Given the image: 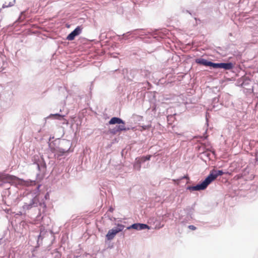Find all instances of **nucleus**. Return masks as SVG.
<instances>
[{
    "mask_svg": "<svg viewBox=\"0 0 258 258\" xmlns=\"http://www.w3.org/2000/svg\"><path fill=\"white\" fill-rule=\"evenodd\" d=\"M109 124H120L122 123V120L119 118L117 117H112L109 122Z\"/></svg>",
    "mask_w": 258,
    "mask_h": 258,
    "instance_id": "nucleus-9",
    "label": "nucleus"
},
{
    "mask_svg": "<svg viewBox=\"0 0 258 258\" xmlns=\"http://www.w3.org/2000/svg\"><path fill=\"white\" fill-rule=\"evenodd\" d=\"M111 212H112L113 211V209L112 208H110V210H109Z\"/></svg>",
    "mask_w": 258,
    "mask_h": 258,
    "instance_id": "nucleus-18",
    "label": "nucleus"
},
{
    "mask_svg": "<svg viewBox=\"0 0 258 258\" xmlns=\"http://www.w3.org/2000/svg\"><path fill=\"white\" fill-rule=\"evenodd\" d=\"M141 163L139 161H137L136 158L135 163L134 165V168L137 170H139L141 168Z\"/></svg>",
    "mask_w": 258,
    "mask_h": 258,
    "instance_id": "nucleus-12",
    "label": "nucleus"
},
{
    "mask_svg": "<svg viewBox=\"0 0 258 258\" xmlns=\"http://www.w3.org/2000/svg\"><path fill=\"white\" fill-rule=\"evenodd\" d=\"M82 28L81 26H78L73 31H72L67 37L68 40H73L75 37L79 35L82 32Z\"/></svg>",
    "mask_w": 258,
    "mask_h": 258,
    "instance_id": "nucleus-5",
    "label": "nucleus"
},
{
    "mask_svg": "<svg viewBox=\"0 0 258 258\" xmlns=\"http://www.w3.org/2000/svg\"><path fill=\"white\" fill-rule=\"evenodd\" d=\"M118 125H116V127L113 130L112 133L114 134H116L117 132L123 131L125 130V127L124 126V124L123 122L122 121V123L120 124H118Z\"/></svg>",
    "mask_w": 258,
    "mask_h": 258,
    "instance_id": "nucleus-8",
    "label": "nucleus"
},
{
    "mask_svg": "<svg viewBox=\"0 0 258 258\" xmlns=\"http://www.w3.org/2000/svg\"><path fill=\"white\" fill-rule=\"evenodd\" d=\"M188 228L192 230H195L196 229V227L194 225H189L188 226Z\"/></svg>",
    "mask_w": 258,
    "mask_h": 258,
    "instance_id": "nucleus-15",
    "label": "nucleus"
},
{
    "mask_svg": "<svg viewBox=\"0 0 258 258\" xmlns=\"http://www.w3.org/2000/svg\"><path fill=\"white\" fill-rule=\"evenodd\" d=\"M151 157V155H147L137 158V161H139L141 163L145 162L147 160H149Z\"/></svg>",
    "mask_w": 258,
    "mask_h": 258,
    "instance_id": "nucleus-10",
    "label": "nucleus"
},
{
    "mask_svg": "<svg viewBox=\"0 0 258 258\" xmlns=\"http://www.w3.org/2000/svg\"><path fill=\"white\" fill-rule=\"evenodd\" d=\"M6 177H4V175H1L0 174V181H2L4 179H5Z\"/></svg>",
    "mask_w": 258,
    "mask_h": 258,
    "instance_id": "nucleus-16",
    "label": "nucleus"
},
{
    "mask_svg": "<svg viewBox=\"0 0 258 258\" xmlns=\"http://www.w3.org/2000/svg\"><path fill=\"white\" fill-rule=\"evenodd\" d=\"M209 66L212 67L213 68H222L226 70H229L233 68V65L232 63H213L210 62Z\"/></svg>",
    "mask_w": 258,
    "mask_h": 258,
    "instance_id": "nucleus-4",
    "label": "nucleus"
},
{
    "mask_svg": "<svg viewBox=\"0 0 258 258\" xmlns=\"http://www.w3.org/2000/svg\"><path fill=\"white\" fill-rule=\"evenodd\" d=\"M224 174L222 170H212L208 177L201 184L196 186H188L187 189L190 190H201L205 189L208 185L219 175Z\"/></svg>",
    "mask_w": 258,
    "mask_h": 258,
    "instance_id": "nucleus-1",
    "label": "nucleus"
},
{
    "mask_svg": "<svg viewBox=\"0 0 258 258\" xmlns=\"http://www.w3.org/2000/svg\"><path fill=\"white\" fill-rule=\"evenodd\" d=\"M70 148L64 149L62 148H58V149L50 147V150L52 153L54 154L55 156H57V157L62 156L64 154L68 152Z\"/></svg>",
    "mask_w": 258,
    "mask_h": 258,
    "instance_id": "nucleus-6",
    "label": "nucleus"
},
{
    "mask_svg": "<svg viewBox=\"0 0 258 258\" xmlns=\"http://www.w3.org/2000/svg\"><path fill=\"white\" fill-rule=\"evenodd\" d=\"M133 228L137 230H142L146 228L150 229L149 227L145 224L136 223L130 226V229Z\"/></svg>",
    "mask_w": 258,
    "mask_h": 258,
    "instance_id": "nucleus-7",
    "label": "nucleus"
},
{
    "mask_svg": "<svg viewBox=\"0 0 258 258\" xmlns=\"http://www.w3.org/2000/svg\"><path fill=\"white\" fill-rule=\"evenodd\" d=\"M27 185H35V181H30V183H29V181H27Z\"/></svg>",
    "mask_w": 258,
    "mask_h": 258,
    "instance_id": "nucleus-14",
    "label": "nucleus"
},
{
    "mask_svg": "<svg viewBox=\"0 0 258 258\" xmlns=\"http://www.w3.org/2000/svg\"><path fill=\"white\" fill-rule=\"evenodd\" d=\"M133 119L135 123H137V122H139L138 123V125L135 126L133 127V128H136L137 127H139L137 130H139L141 131H143L144 130H148L151 127V125H144L141 122L143 121V117L139 115H135L133 116Z\"/></svg>",
    "mask_w": 258,
    "mask_h": 258,
    "instance_id": "nucleus-3",
    "label": "nucleus"
},
{
    "mask_svg": "<svg viewBox=\"0 0 258 258\" xmlns=\"http://www.w3.org/2000/svg\"><path fill=\"white\" fill-rule=\"evenodd\" d=\"M51 115L54 116V118L57 119L59 120H61L63 117V116H62L60 114H52Z\"/></svg>",
    "mask_w": 258,
    "mask_h": 258,
    "instance_id": "nucleus-13",
    "label": "nucleus"
},
{
    "mask_svg": "<svg viewBox=\"0 0 258 258\" xmlns=\"http://www.w3.org/2000/svg\"><path fill=\"white\" fill-rule=\"evenodd\" d=\"M124 226L121 224H118L115 227L109 230L106 235V238L108 240H112L117 233L122 231Z\"/></svg>",
    "mask_w": 258,
    "mask_h": 258,
    "instance_id": "nucleus-2",
    "label": "nucleus"
},
{
    "mask_svg": "<svg viewBox=\"0 0 258 258\" xmlns=\"http://www.w3.org/2000/svg\"><path fill=\"white\" fill-rule=\"evenodd\" d=\"M210 61H208L205 59H198L196 60V62L201 64H203L206 66H209V63Z\"/></svg>",
    "mask_w": 258,
    "mask_h": 258,
    "instance_id": "nucleus-11",
    "label": "nucleus"
},
{
    "mask_svg": "<svg viewBox=\"0 0 258 258\" xmlns=\"http://www.w3.org/2000/svg\"><path fill=\"white\" fill-rule=\"evenodd\" d=\"M184 178L188 179V177L187 175H185V176H184L182 177H181L180 178V179H184Z\"/></svg>",
    "mask_w": 258,
    "mask_h": 258,
    "instance_id": "nucleus-17",
    "label": "nucleus"
}]
</instances>
